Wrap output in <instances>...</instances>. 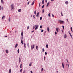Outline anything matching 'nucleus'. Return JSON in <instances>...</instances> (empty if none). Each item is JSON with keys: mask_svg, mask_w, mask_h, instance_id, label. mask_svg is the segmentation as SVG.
I'll return each mask as SVG.
<instances>
[{"mask_svg": "<svg viewBox=\"0 0 73 73\" xmlns=\"http://www.w3.org/2000/svg\"><path fill=\"white\" fill-rule=\"evenodd\" d=\"M49 3L48 2L47 4V6L48 7L49 5Z\"/></svg>", "mask_w": 73, "mask_h": 73, "instance_id": "obj_24", "label": "nucleus"}, {"mask_svg": "<svg viewBox=\"0 0 73 73\" xmlns=\"http://www.w3.org/2000/svg\"><path fill=\"white\" fill-rule=\"evenodd\" d=\"M20 68H21H21H22V67L21 66H20Z\"/></svg>", "mask_w": 73, "mask_h": 73, "instance_id": "obj_58", "label": "nucleus"}, {"mask_svg": "<svg viewBox=\"0 0 73 73\" xmlns=\"http://www.w3.org/2000/svg\"><path fill=\"white\" fill-rule=\"evenodd\" d=\"M62 32H63V30H62Z\"/></svg>", "mask_w": 73, "mask_h": 73, "instance_id": "obj_59", "label": "nucleus"}, {"mask_svg": "<svg viewBox=\"0 0 73 73\" xmlns=\"http://www.w3.org/2000/svg\"><path fill=\"white\" fill-rule=\"evenodd\" d=\"M29 26H27V29H29Z\"/></svg>", "mask_w": 73, "mask_h": 73, "instance_id": "obj_30", "label": "nucleus"}, {"mask_svg": "<svg viewBox=\"0 0 73 73\" xmlns=\"http://www.w3.org/2000/svg\"><path fill=\"white\" fill-rule=\"evenodd\" d=\"M67 21L68 22H69V19H67Z\"/></svg>", "mask_w": 73, "mask_h": 73, "instance_id": "obj_42", "label": "nucleus"}, {"mask_svg": "<svg viewBox=\"0 0 73 73\" xmlns=\"http://www.w3.org/2000/svg\"><path fill=\"white\" fill-rule=\"evenodd\" d=\"M36 49L37 50H38V46H36Z\"/></svg>", "mask_w": 73, "mask_h": 73, "instance_id": "obj_37", "label": "nucleus"}, {"mask_svg": "<svg viewBox=\"0 0 73 73\" xmlns=\"http://www.w3.org/2000/svg\"><path fill=\"white\" fill-rule=\"evenodd\" d=\"M47 29L48 31V32H50V31H49V27H47Z\"/></svg>", "mask_w": 73, "mask_h": 73, "instance_id": "obj_7", "label": "nucleus"}, {"mask_svg": "<svg viewBox=\"0 0 73 73\" xmlns=\"http://www.w3.org/2000/svg\"><path fill=\"white\" fill-rule=\"evenodd\" d=\"M11 70H12L11 69H10L9 70V73H10L11 72Z\"/></svg>", "mask_w": 73, "mask_h": 73, "instance_id": "obj_17", "label": "nucleus"}, {"mask_svg": "<svg viewBox=\"0 0 73 73\" xmlns=\"http://www.w3.org/2000/svg\"><path fill=\"white\" fill-rule=\"evenodd\" d=\"M34 14L35 15H36V11H34Z\"/></svg>", "mask_w": 73, "mask_h": 73, "instance_id": "obj_25", "label": "nucleus"}, {"mask_svg": "<svg viewBox=\"0 0 73 73\" xmlns=\"http://www.w3.org/2000/svg\"><path fill=\"white\" fill-rule=\"evenodd\" d=\"M40 28H42V26H40Z\"/></svg>", "mask_w": 73, "mask_h": 73, "instance_id": "obj_44", "label": "nucleus"}, {"mask_svg": "<svg viewBox=\"0 0 73 73\" xmlns=\"http://www.w3.org/2000/svg\"><path fill=\"white\" fill-rule=\"evenodd\" d=\"M45 6V5H43L42 6V8H44V7Z\"/></svg>", "mask_w": 73, "mask_h": 73, "instance_id": "obj_34", "label": "nucleus"}, {"mask_svg": "<svg viewBox=\"0 0 73 73\" xmlns=\"http://www.w3.org/2000/svg\"><path fill=\"white\" fill-rule=\"evenodd\" d=\"M71 30L72 32H73V30H72V27H71Z\"/></svg>", "mask_w": 73, "mask_h": 73, "instance_id": "obj_33", "label": "nucleus"}, {"mask_svg": "<svg viewBox=\"0 0 73 73\" xmlns=\"http://www.w3.org/2000/svg\"><path fill=\"white\" fill-rule=\"evenodd\" d=\"M38 25H36V27L35 29V30H36L37 29H38Z\"/></svg>", "mask_w": 73, "mask_h": 73, "instance_id": "obj_6", "label": "nucleus"}, {"mask_svg": "<svg viewBox=\"0 0 73 73\" xmlns=\"http://www.w3.org/2000/svg\"><path fill=\"white\" fill-rule=\"evenodd\" d=\"M45 2L46 3H47V0H45Z\"/></svg>", "mask_w": 73, "mask_h": 73, "instance_id": "obj_48", "label": "nucleus"}, {"mask_svg": "<svg viewBox=\"0 0 73 73\" xmlns=\"http://www.w3.org/2000/svg\"><path fill=\"white\" fill-rule=\"evenodd\" d=\"M45 55H47V53L46 52H45Z\"/></svg>", "mask_w": 73, "mask_h": 73, "instance_id": "obj_43", "label": "nucleus"}, {"mask_svg": "<svg viewBox=\"0 0 73 73\" xmlns=\"http://www.w3.org/2000/svg\"><path fill=\"white\" fill-rule=\"evenodd\" d=\"M1 9H2V10H3V7H1Z\"/></svg>", "mask_w": 73, "mask_h": 73, "instance_id": "obj_51", "label": "nucleus"}, {"mask_svg": "<svg viewBox=\"0 0 73 73\" xmlns=\"http://www.w3.org/2000/svg\"><path fill=\"white\" fill-rule=\"evenodd\" d=\"M21 38L22 39H23V37H22Z\"/></svg>", "mask_w": 73, "mask_h": 73, "instance_id": "obj_63", "label": "nucleus"}, {"mask_svg": "<svg viewBox=\"0 0 73 73\" xmlns=\"http://www.w3.org/2000/svg\"><path fill=\"white\" fill-rule=\"evenodd\" d=\"M44 32V30H41V32Z\"/></svg>", "mask_w": 73, "mask_h": 73, "instance_id": "obj_46", "label": "nucleus"}, {"mask_svg": "<svg viewBox=\"0 0 73 73\" xmlns=\"http://www.w3.org/2000/svg\"><path fill=\"white\" fill-rule=\"evenodd\" d=\"M65 3L66 4H69V2L68 1H66L65 2Z\"/></svg>", "mask_w": 73, "mask_h": 73, "instance_id": "obj_8", "label": "nucleus"}, {"mask_svg": "<svg viewBox=\"0 0 73 73\" xmlns=\"http://www.w3.org/2000/svg\"><path fill=\"white\" fill-rule=\"evenodd\" d=\"M52 17H54V15H53V14H52Z\"/></svg>", "mask_w": 73, "mask_h": 73, "instance_id": "obj_57", "label": "nucleus"}, {"mask_svg": "<svg viewBox=\"0 0 73 73\" xmlns=\"http://www.w3.org/2000/svg\"><path fill=\"white\" fill-rule=\"evenodd\" d=\"M1 3L2 4H4V1H3V0H1Z\"/></svg>", "mask_w": 73, "mask_h": 73, "instance_id": "obj_10", "label": "nucleus"}, {"mask_svg": "<svg viewBox=\"0 0 73 73\" xmlns=\"http://www.w3.org/2000/svg\"><path fill=\"white\" fill-rule=\"evenodd\" d=\"M35 48V45H33V46H31V48L32 49H33Z\"/></svg>", "mask_w": 73, "mask_h": 73, "instance_id": "obj_2", "label": "nucleus"}, {"mask_svg": "<svg viewBox=\"0 0 73 73\" xmlns=\"http://www.w3.org/2000/svg\"><path fill=\"white\" fill-rule=\"evenodd\" d=\"M22 66V64H21L20 66Z\"/></svg>", "mask_w": 73, "mask_h": 73, "instance_id": "obj_50", "label": "nucleus"}, {"mask_svg": "<svg viewBox=\"0 0 73 73\" xmlns=\"http://www.w3.org/2000/svg\"><path fill=\"white\" fill-rule=\"evenodd\" d=\"M5 16H3L2 17V20H4V19L5 18Z\"/></svg>", "mask_w": 73, "mask_h": 73, "instance_id": "obj_9", "label": "nucleus"}, {"mask_svg": "<svg viewBox=\"0 0 73 73\" xmlns=\"http://www.w3.org/2000/svg\"><path fill=\"white\" fill-rule=\"evenodd\" d=\"M48 16H49V17H50V13H49L48 14Z\"/></svg>", "mask_w": 73, "mask_h": 73, "instance_id": "obj_38", "label": "nucleus"}, {"mask_svg": "<svg viewBox=\"0 0 73 73\" xmlns=\"http://www.w3.org/2000/svg\"><path fill=\"white\" fill-rule=\"evenodd\" d=\"M21 43L22 44H23V40H22V39H21Z\"/></svg>", "mask_w": 73, "mask_h": 73, "instance_id": "obj_21", "label": "nucleus"}, {"mask_svg": "<svg viewBox=\"0 0 73 73\" xmlns=\"http://www.w3.org/2000/svg\"><path fill=\"white\" fill-rule=\"evenodd\" d=\"M66 37H67V36L66 35V34H65V35L64 36V38H66Z\"/></svg>", "mask_w": 73, "mask_h": 73, "instance_id": "obj_4", "label": "nucleus"}, {"mask_svg": "<svg viewBox=\"0 0 73 73\" xmlns=\"http://www.w3.org/2000/svg\"><path fill=\"white\" fill-rule=\"evenodd\" d=\"M62 65L63 67V68H64V63H62Z\"/></svg>", "mask_w": 73, "mask_h": 73, "instance_id": "obj_22", "label": "nucleus"}, {"mask_svg": "<svg viewBox=\"0 0 73 73\" xmlns=\"http://www.w3.org/2000/svg\"><path fill=\"white\" fill-rule=\"evenodd\" d=\"M9 21H10V19H9Z\"/></svg>", "mask_w": 73, "mask_h": 73, "instance_id": "obj_62", "label": "nucleus"}, {"mask_svg": "<svg viewBox=\"0 0 73 73\" xmlns=\"http://www.w3.org/2000/svg\"><path fill=\"white\" fill-rule=\"evenodd\" d=\"M23 73H25V71H24L23 72Z\"/></svg>", "mask_w": 73, "mask_h": 73, "instance_id": "obj_52", "label": "nucleus"}, {"mask_svg": "<svg viewBox=\"0 0 73 73\" xmlns=\"http://www.w3.org/2000/svg\"><path fill=\"white\" fill-rule=\"evenodd\" d=\"M20 72L21 73H22V69H21L20 70Z\"/></svg>", "mask_w": 73, "mask_h": 73, "instance_id": "obj_32", "label": "nucleus"}, {"mask_svg": "<svg viewBox=\"0 0 73 73\" xmlns=\"http://www.w3.org/2000/svg\"><path fill=\"white\" fill-rule=\"evenodd\" d=\"M56 31H57V32H59V31H58V28H56Z\"/></svg>", "mask_w": 73, "mask_h": 73, "instance_id": "obj_12", "label": "nucleus"}, {"mask_svg": "<svg viewBox=\"0 0 73 73\" xmlns=\"http://www.w3.org/2000/svg\"><path fill=\"white\" fill-rule=\"evenodd\" d=\"M62 27L63 29H64V26H62Z\"/></svg>", "mask_w": 73, "mask_h": 73, "instance_id": "obj_49", "label": "nucleus"}, {"mask_svg": "<svg viewBox=\"0 0 73 73\" xmlns=\"http://www.w3.org/2000/svg\"><path fill=\"white\" fill-rule=\"evenodd\" d=\"M59 22L60 23V24H64V21H62L59 20Z\"/></svg>", "mask_w": 73, "mask_h": 73, "instance_id": "obj_1", "label": "nucleus"}, {"mask_svg": "<svg viewBox=\"0 0 73 73\" xmlns=\"http://www.w3.org/2000/svg\"><path fill=\"white\" fill-rule=\"evenodd\" d=\"M17 46H18V44H16V45H15V48H17Z\"/></svg>", "mask_w": 73, "mask_h": 73, "instance_id": "obj_20", "label": "nucleus"}, {"mask_svg": "<svg viewBox=\"0 0 73 73\" xmlns=\"http://www.w3.org/2000/svg\"><path fill=\"white\" fill-rule=\"evenodd\" d=\"M55 35H57V32H55Z\"/></svg>", "mask_w": 73, "mask_h": 73, "instance_id": "obj_47", "label": "nucleus"}, {"mask_svg": "<svg viewBox=\"0 0 73 73\" xmlns=\"http://www.w3.org/2000/svg\"><path fill=\"white\" fill-rule=\"evenodd\" d=\"M6 52L7 53H8L9 52L8 51V50H6Z\"/></svg>", "mask_w": 73, "mask_h": 73, "instance_id": "obj_11", "label": "nucleus"}, {"mask_svg": "<svg viewBox=\"0 0 73 73\" xmlns=\"http://www.w3.org/2000/svg\"><path fill=\"white\" fill-rule=\"evenodd\" d=\"M45 3V2L44 1V0H43L42 1V4H44Z\"/></svg>", "mask_w": 73, "mask_h": 73, "instance_id": "obj_19", "label": "nucleus"}, {"mask_svg": "<svg viewBox=\"0 0 73 73\" xmlns=\"http://www.w3.org/2000/svg\"><path fill=\"white\" fill-rule=\"evenodd\" d=\"M11 10H12V9H13V8H14V7H13V4L11 5Z\"/></svg>", "mask_w": 73, "mask_h": 73, "instance_id": "obj_3", "label": "nucleus"}, {"mask_svg": "<svg viewBox=\"0 0 73 73\" xmlns=\"http://www.w3.org/2000/svg\"><path fill=\"white\" fill-rule=\"evenodd\" d=\"M69 35H70V36H71L72 38L73 39V37H72V35L71 34V33H70V31L69 32Z\"/></svg>", "mask_w": 73, "mask_h": 73, "instance_id": "obj_5", "label": "nucleus"}, {"mask_svg": "<svg viewBox=\"0 0 73 73\" xmlns=\"http://www.w3.org/2000/svg\"><path fill=\"white\" fill-rule=\"evenodd\" d=\"M34 32V31H32L31 32Z\"/></svg>", "mask_w": 73, "mask_h": 73, "instance_id": "obj_64", "label": "nucleus"}, {"mask_svg": "<svg viewBox=\"0 0 73 73\" xmlns=\"http://www.w3.org/2000/svg\"><path fill=\"white\" fill-rule=\"evenodd\" d=\"M54 1V0H51V1Z\"/></svg>", "mask_w": 73, "mask_h": 73, "instance_id": "obj_56", "label": "nucleus"}, {"mask_svg": "<svg viewBox=\"0 0 73 73\" xmlns=\"http://www.w3.org/2000/svg\"><path fill=\"white\" fill-rule=\"evenodd\" d=\"M30 72H31V73H33L32 71H30Z\"/></svg>", "mask_w": 73, "mask_h": 73, "instance_id": "obj_55", "label": "nucleus"}, {"mask_svg": "<svg viewBox=\"0 0 73 73\" xmlns=\"http://www.w3.org/2000/svg\"><path fill=\"white\" fill-rule=\"evenodd\" d=\"M21 35L22 36H23V32H22L21 33Z\"/></svg>", "mask_w": 73, "mask_h": 73, "instance_id": "obj_23", "label": "nucleus"}, {"mask_svg": "<svg viewBox=\"0 0 73 73\" xmlns=\"http://www.w3.org/2000/svg\"><path fill=\"white\" fill-rule=\"evenodd\" d=\"M43 68H42V69H41V72H42V71H43Z\"/></svg>", "mask_w": 73, "mask_h": 73, "instance_id": "obj_39", "label": "nucleus"}, {"mask_svg": "<svg viewBox=\"0 0 73 73\" xmlns=\"http://www.w3.org/2000/svg\"><path fill=\"white\" fill-rule=\"evenodd\" d=\"M33 17L34 19H35V15L33 16Z\"/></svg>", "mask_w": 73, "mask_h": 73, "instance_id": "obj_61", "label": "nucleus"}, {"mask_svg": "<svg viewBox=\"0 0 73 73\" xmlns=\"http://www.w3.org/2000/svg\"><path fill=\"white\" fill-rule=\"evenodd\" d=\"M36 26H37L36 25L35 26H33V29H35V27H36Z\"/></svg>", "mask_w": 73, "mask_h": 73, "instance_id": "obj_14", "label": "nucleus"}, {"mask_svg": "<svg viewBox=\"0 0 73 73\" xmlns=\"http://www.w3.org/2000/svg\"><path fill=\"white\" fill-rule=\"evenodd\" d=\"M43 11V13H44V10H43L42 11Z\"/></svg>", "mask_w": 73, "mask_h": 73, "instance_id": "obj_60", "label": "nucleus"}, {"mask_svg": "<svg viewBox=\"0 0 73 73\" xmlns=\"http://www.w3.org/2000/svg\"><path fill=\"white\" fill-rule=\"evenodd\" d=\"M42 51L43 52H44L45 51V50L44 49V48H43L42 49Z\"/></svg>", "mask_w": 73, "mask_h": 73, "instance_id": "obj_41", "label": "nucleus"}, {"mask_svg": "<svg viewBox=\"0 0 73 73\" xmlns=\"http://www.w3.org/2000/svg\"><path fill=\"white\" fill-rule=\"evenodd\" d=\"M29 4V1L28 2L27 4L28 5V4Z\"/></svg>", "mask_w": 73, "mask_h": 73, "instance_id": "obj_53", "label": "nucleus"}, {"mask_svg": "<svg viewBox=\"0 0 73 73\" xmlns=\"http://www.w3.org/2000/svg\"><path fill=\"white\" fill-rule=\"evenodd\" d=\"M66 65H67V66L69 67V65L68 64H66Z\"/></svg>", "mask_w": 73, "mask_h": 73, "instance_id": "obj_45", "label": "nucleus"}, {"mask_svg": "<svg viewBox=\"0 0 73 73\" xmlns=\"http://www.w3.org/2000/svg\"><path fill=\"white\" fill-rule=\"evenodd\" d=\"M42 17H41L40 18V20H42Z\"/></svg>", "mask_w": 73, "mask_h": 73, "instance_id": "obj_35", "label": "nucleus"}, {"mask_svg": "<svg viewBox=\"0 0 73 73\" xmlns=\"http://www.w3.org/2000/svg\"><path fill=\"white\" fill-rule=\"evenodd\" d=\"M61 16H64V15L62 14V12H61Z\"/></svg>", "mask_w": 73, "mask_h": 73, "instance_id": "obj_27", "label": "nucleus"}, {"mask_svg": "<svg viewBox=\"0 0 73 73\" xmlns=\"http://www.w3.org/2000/svg\"><path fill=\"white\" fill-rule=\"evenodd\" d=\"M34 3H35V2L34 1H33L32 2V4H31L32 5H33L34 4Z\"/></svg>", "mask_w": 73, "mask_h": 73, "instance_id": "obj_13", "label": "nucleus"}, {"mask_svg": "<svg viewBox=\"0 0 73 73\" xmlns=\"http://www.w3.org/2000/svg\"><path fill=\"white\" fill-rule=\"evenodd\" d=\"M17 52H18V53H19V49H18Z\"/></svg>", "mask_w": 73, "mask_h": 73, "instance_id": "obj_40", "label": "nucleus"}, {"mask_svg": "<svg viewBox=\"0 0 73 73\" xmlns=\"http://www.w3.org/2000/svg\"><path fill=\"white\" fill-rule=\"evenodd\" d=\"M31 65H32V63H31L30 64H29V66H31Z\"/></svg>", "mask_w": 73, "mask_h": 73, "instance_id": "obj_26", "label": "nucleus"}, {"mask_svg": "<svg viewBox=\"0 0 73 73\" xmlns=\"http://www.w3.org/2000/svg\"><path fill=\"white\" fill-rule=\"evenodd\" d=\"M21 61V59H20V58H19V62H20Z\"/></svg>", "mask_w": 73, "mask_h": 73, "instance_id": "obj_28", "label": "nucleus"}, {"mask_svg": "<svg viewBox=\"0 0 73 73\" xmlns=\"http://www.w3.org/2000/svg\"><path fill=\"white\" fill-rule=\"evenodd\" d=\"M40 13L38 12V13H37V15H36V16L37 17L38 16V15H39V13Z\"/></svg>", "mask_w": 73, "mask_h": 73, "instance_id": "obj_16", "label": "nucleus"}, {"mask_svg": "<svg viewBox=\"0 0 73 73\" xmlns=\"http://www.w3.org/2000/svg\"><path fill=\"white\" fill-rule=\"evenodd\" d=\"M46 47L47 48H48V44H47L46 45Z\"/></svg>", "mask_w": 73, "mask_h": 73, "instance_id": "obj_31", "label": "nucleus"}, {"mask_svg": "<svg viewBox=\"0 0 73 73\" xmlns=\"http://www.w3.org/2000/svg\"><path fill=\"white\" fill-rule=\"evenodd\" d=\"M5 37H8V36H5Z\"/></svg>", "mask_w": 73, "mask_h": 73, "instance_id": "obj_54", "label": "nucleus"}, {"mask_svg": "<svg viewBox=\"0 0 73 73\" xmlns=\"http://www.w3.org/2000/svg\"><path fill=\"white\" fill-rule=\"evenodd\" d=\"M21 11V9H19L18 10V12H20Z\"/></svg>", "mask_w": 73, "mask_h": 73, "instance_id": "obj_15", "label": "nucleus"}, {"mask_svg": "<svg viewBox=\"0 0 73 73\" xmlns=\"http://www.w3.org/2000/svg\"><path fill=\"white\" fill-rule=\"evenodd\" d=\"M27 46H28V48H29V43L27 44Z\"/></svg>", "mask_w": 73, "mask_h": 73, "instance_id": "obj_29", "label": "nucleus"}, {"mask_svg": "<svg viewBox=\"0 0 73 73\" xmlns=\"http://www.w3.org/2000/svg\"><path fill=\"white\" fill-rule=\"evenodd\" d=\"M24 45L25 48H26V44H25V43H24Z\"/></svg>", "mask_w": 73, "mask_h": 73, "instance_id": "obj_18", "label": "nucleus"}, {"mask_svg": "<svg viewBox=\"0 0 73 73\" xmlns=\"http://www.w3.org/2000/svg\"><path fill=\"white\" fill-rule=\"evenodd\" d=\"M39 7H41V3H40L39 4Z\"/></svg>", "mask_w": 73, "mask_h": 73, "instance_id": "obj_36", "label": "nucleus"}]
</instances>
